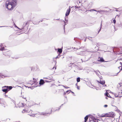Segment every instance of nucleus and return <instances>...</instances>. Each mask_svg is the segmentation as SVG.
Here are the masks:
<instances>
[{
  "mask_svg": "<svg viewBox=\"0 0 122 122\" xmlns=\"http://www.w3.org/2000/svg\"><path fill=\"white\" fill-rule=\"evenodd\" d=\"M99 43H97V47H98V46H99L100 45H99Z\"/></svg>",
  "mask_w": 122,
  "mask_h": 122,
  "instance_id": "obj_45",
  "label": "nucleus"
},
{
  "mask_svg": "<svg viewBox=\"0 0 122 122\" xmlns=\"http://www.w3.org/2000/svg\"><path fill=\"white\" fill-rule=\"evenodd\" d=\"M98 61H99L101 62H105L104 60L102 57H101L100 59L98 60Z\"/></svg>",
  "mask_w": 122,
  "mask_h": 122,
  "instance_id": "obj_15",
  "label": "nucleus"
},
{
  "mask_svg": "<svg viewBox=\"0 0 122 122\" xmlns=\"http://www.w3.org/2000/svg\"><path fill=\"white\" fill-rule=\"evenodd\" d=\"M108 94H109V93L107 92H106V93L104 94L105 96L106 97H108Z\"/></svg>",
  "mask_w": 122,
  "mask_h": 122,
  "instance_id": "obj_25",
  "label": "nucleus"
},
{
  "mask_svg": "<svg viewBox=\"0 0 122 122\" xmlns=\"http://www.w3.org/2000/svg\"><path fill=\"white\" fill-rule=\"evenodd\" d=\"M60 57V56H59V57H58V56H57L56 58H55L57 59L58 58H59V57Z\"/></svg>",
  "mask_w": 122,
  "mask_h": 122,
  "instance_id": "obj_49",
  "label": "nucleus"
},
{
  "mask_svg": "<svg viewBox=\"0 0 122 122\" xmlns=\"http://www.w3.org/2000/svg\"><path fill=\"white\" fill-rule=\"evenodd\" d=\"M109 96H108V97H109L111 98L112 97L110 96V95H109Z\"/></svg>",
  "mask_w": 122,
  "mask_h": 122,
  "instance_id": "obj_55",
  "label": "nucleus"
},
{
  "mask_svg": "<svg viewBox=\"0 0 122 122\" xmlns=\"http://www.w3.org/2000/svg\"><path fill=\"white\" fill-rule=\"evenodd\" d=\"M4 27L5 30H7V29L8 28H11L10 26H0V27Z\"/></svg>",
  "mask_w": 122,
  "mask_h": 122,
  "instance_id": "obj_17",
  "label": "nucleus"
},
{
  "mask_svg": "<svg viewBox=\"0 0 122 122\" xmlns=\"http://www.w3.org/2000/svg\"><path fill=\"white\" fill-rule=\"evenodd\" d=\"M70 11L71 9L70 8H69L67 10L66 14H65V15L66 16H67L69 15L70 12Z\"/></svg>",
  "mask_w": 122,
  "mask_h": 122,
  "instance_id": "obj_11",
  "label": "nucleus"
},
{
  "mask_svg": "<svg viewBox=\"0 0 122 122\" xmlns=\"http://www.w3.org/2000/svg\"><path fill=\"white\" fill-rule=\"evenodd\" d=\"M100 31H97V32H94V36H96L97 34L99 33Z\"/></svg>",
  "mask_w": 122,
  "mask_h": 122,
  "instance_id": "obj_16",
  "label": "nucleus"
},
{
  "mask_svg": "<svg viewBox=\"0 0 122 122\" xmlns=\"http://www.w3.org/2000/svg\"><path fill=\"white\" fill-rule=\"evenodd\" d=\"M0 76H2V78H4L5 77L4 76L2 75V74L0 73Z\"/></svg>",
  "mask_w": 122,
  "mask_h": 122,
  "instance_id": "obj_37",
  "label": "nucleus"
},
{
  "mask_svg": "<svg viewBox=\"0 0 122 122\" xmlns=\"http://www.w3.org/2000/svg\"><path fill=\"white\" fill-rule=\"evenodd\" d=\"M115 97H118V96L117 95H116V94L115 95Z\"/></svg>",
  "mask_w": 122,
  "mask_h": 122,
  "instance_id": "obj_48",
  "label": "nucleus"
},
{
  "mask_svg": "<svg viewBox=\"0 0 122 122\" xmlns=\"http://www.w3.org/2000/svg\"><path fill=\"white\" fill-rule=\"evenodd\" d=\"M106 114L107 115V117H113L115 115L114 113L112 112L107 113Z\"/></svg>",
  "mask_w": 122,
  "mask_h": 122,
  "instance_id": "obj_6",
  "label": "nucleus"
},
{
  "mask_svg": "<svg viewBox=\"0 0 122 122\" xmlns=\"http://www.w3.org/2000/svg\"><path fill=\"white\" fill-rule=\"evenodd\" d=\"M121 83H119V85H120V87L121 86V84H121Z\"/></svg>",
  "mask_w": 122,
  "mask_h": 122,
  "instance_id": "obj_56",
  "label": "nucleus"
},
{
  "mask_svg": "<svg viewBox=\"0 0 122 122\" xmlns=\"http://www.w3.org/2000/svg\"><path fill=\"white\" fill-rule=\"evenodd\" d=\"M107 10H101L100 13L101 14H103L104 12H107Z\"/></svg>",
  "mask_w": 122,
  "mask_h": 122,
  "instance_id": "obj_22",
  "label": "nucleus"
},
{
  "mask_svg": "<svg viewBox=\"0 0 122 122\" xmlns=\"http://www.w3.org/2000/svg\"><path fill=\"white\" fill-rule=\"evenodd\" d=\"M69 88V87H68V86H65V88Z\"/></svg>",
  "mask_w": 122,
  "mask_h": 122,
  "instance_id": "obj_53",
  "label": "nucleus"
},
{
  "mask_svg": "<svg viewBox=\"0 0 122 122\" xmlns=\"http://www.w3.org/2000/svg\"><path fill=\"white\" fill-rule=\"evenodd\" d=\"M66 92H64V95H65V94H66Z\"/></svg>",
  "mask_w": 122,
  "mask_h": 122,
  "instance_id": "obj_64",
  "label": "nucleus"
},
{
  "mask_svg": "<svg viewBox=\"0 0 122 122\" xmlns=\"http://www.w3.org/2000/svg\"><path fill=\"white\" fill-rule=\"evenodd\" d=\"M33 82H34V83H36L37 82V80H36V79L34 78H33Z\"/></svg>",
  "mask_w": 122,
  "mask_h": 122,
  "instance_id": "obj_29",
  "label": "nucleus"
},
{
  "mask_svg": "<svg viewBox=\"0 0 122 122\" xmlns=\"http://www.w3.org/2000/svg\"><path fill=\"white\" fill-rule=\"evenodd\" d=\"M63 21H64V22H65V23H67V22H68V20H65V21H64V20H63Z\"/></svg>",
  "mask_w": 122,
  "mask_h": 122,
  "instance_id": "obj_40",
  "label": "nucleus"
},
{
  "mask_svg": "<svg viewBox=\"0 0 122 122\" xmlns=\"http://www.w3.org/2000/svg\"><path fill=\"white\" fill-rule=\"evenodd\" d=\"M119 48L120 49L117 47H114V49H113V50L114 49L116 50L117 52L119 53H118V54H122V47L120 46L119 47ZM113 51H114V50H113Z\"/></svg>",
  "mask_w": 122,
  "mask_h": 122,
  "instance_id": "obj_5",
  "label": "nucleus"
},
{
  "mask_svg": "<svg viewBox=\"0 0 122 122\" xmlns=\"http://www.w3.org/2000/svg\"><path fill=\"white\" fill-rule=\"evenodd\" d=\"M29 115L31 117H35L34 116V115H32L31 114H29Z\"/></svg>",
  "mask_w": 122,
  "mask_h": 122,
  "instance_id": "obj_44",
  "label": "nucleus"
},
{
  "mask_svg": "<svg viewBox=\"0 0 122 122\" xmlns=\"http://www.w3.org/2000/svg\"><path fill=\"white\" fill-rule=\"evenodd\" d=\"M49 77H47L46 78H46L47 79H49Z\"/></svg>",
  "mask_w": 122,
  "mask_h": 122,
  "instance_id": "obj_52",
  "label": "nucleus"
},
{
  "mask_svg": "<svg viewBox=\"0 0 122 122\" xmlns=\"http://www.w3.org/2000/svg\"><path fill=\"white\" fill-rule=\"evenodd\" d=\"M97 48L96 47H95V49H96V50H97H97H98V48H98L97 49H96V48Z\"/></svg>",
  "mask_w": 122,
  "mask_h": 122,
  "instance_id": "obj_58",
  "label": "nucleus"
},
{
  "mask_svg": "<svg viewBox=\"0 0 122 122\" xmlns=\"http://www.w3.org/2000/svg\"><path fill=\"white\" fill-rule=\"evenodd\" d=\"M12 88V87L11 86H5L2 87V90L3 92H5V94L9 91Z\"/></svg>",
  "mask_w": 122,
  "mask_h": 122,
  "instance_id": "obj_4",
  "label": "nucleus"
},
{
  "mask_svg": "<svg viewBox=\"0 0 122 122\" xmlns=\"http://www.w3.org/2000/svg\"><path fill=\"white\" fill-rule=\"evenodd\" d=\"M81 56H88V57H87V58L86 59H84V61H83L82 59L81 60L82 62L83 61H86L88 60H89L90 59V55L89 53V52L87 51H81L80 52V53L79 54Z\"/></svg>",
  "mask_w": 122,
  "mask_h": 122,
  "instance_id": "obj_2",
  "label": "nucleus"
},
{
  "mask_svg": "<svg viewBox=\"0 0 122 122\" xmlns=\"http://www.w3.org/2000/svg\"><path fill=\"white\" fill-rule=\"evenodd\" d=\"M74 7H75V8H77V9H78V6H74Z\"/></svg>",
  "mask_w": 122,
  "mask_h": 122,
  "instance_id": "obj_51",
  "label": "nucleus"
},
{
  "mask_svg": "<svg viewBox=\"0 0 122 122\" xmlns=\"http://www.w3.org/2000/svg\"><path fill=\"white\" fill-rule=\"evenodd\" d=\"M63 104H62L59 107H58V110H60V108H61V107L63 106Z\"/></svg>",
  "mask_w": 122,
  "mask_h": 122,
  "instance_id": "obj_35",
  "label": "nucleus"
},
{
  "mask_svg": "<svg viewBox=\"0 0 122 122\" xmlns=\"http://www.w3.org/2000/svg\"><path fill=\"white\" fill-rule=\"evenodd\" d=\"M22 106L23 107L24 106V103H22Z\"/></svg>",
  "mask_w": 122,
  "mask_h": 122,
  "instance_id": "obj_62",
  "label": "nucleus"
},
{
  "mask_svg": "<svg viewBox=\"0 0 122 122\" xmlns=\"http://www.w3.org/2000/svg\"><path fill=\"white\" fill-rule=\"evenodd\" d=\"M93 117V116H92L90 117V118H89V120L90 121H93V120H92V121L91 120L92 119L91 117Z\"/></svg>",
  "mask_w": 122,
  "mask_h": 122,
  "instance_id": "obj_32",
  "label": "nucleus"
},
{
  "mask_svg": "<svg viewBox=\"0 0 122 122\" xmlns=\"http://www.w3.org/2000/svg\"><path fill=\"white\" fill-rule=\"evenodd\" d=\"M87 57H88V56H85V58L84 59H83V61H84V59H87Z\"/></svg>",
  "mask_w": 122,
  "mask_h": 122,
  "instance_id": "obj_43",
  "label": "nucleus"
},
{
  "mask_svg": "<svg viewBox=\"0 0 122 122\" xmlns=\"http://www.w3.org/2000/svg\"><path fill=\"white\" fill-rule=\"evenodd\" d=\"M100 84H102V85H104L105 83V81H101L100 80V82H99Z\"/></svg>",
  "mask_w": 122,
  "mask_h": 122,
  "instance_id": "obj_20",
  "label": "nucleus"
},
{
  "mask_svg": "<svg viewBox=\"0 0 122 122\" xmlns=\"http://www.w3.org/2000/svg\"><path fill=\"white\" fill-rule=\"evenodd\" d=\"M78 9L79 8H80L81 7V6H78Z\"/></svg>",
  "mask_w": 122,
  "mask_h": 122,
  "instance_id": "obj_59",
  "label": "nucleus"
},
{
  "mask_svg": "<svg viewBox=\"0 0 122 122\" xmlns=\"http://www.w3.org/2000/svg\"><path fill=\"white\" fill-rule=\"evenodd\" d=\"M89 115H90L86 116L84 117V119L87 120L89 116Z\"/></svg>",
  "mask_w": 122,
  "mask_h": 122,
  "instance_id": "obj_24",
  "label": "nucleus"
},
{
  "mask_svg": "<svg viewBox=\"0 0 122 122\" xmlns=\"http://www.w3.org/2000/svg\"><path fill=\"white\" fill-rule=\"evenodd\" d=\"M87 120L86 119H85L84 122H86Z\"/></svg>",
  "mask_w": 122,
  "mask_h": 122,
  "instance_id": "obj_60",
  "label": "nucleus"
},
{
  "mask_svg": "<svg viewBox=\"0 0 122 122\" xmlns=\"http://www.w3.org/2000/svg\"><path fill=\"white\" fill-rule=\"evenodd\" d=\"M70 91H71L70 90H67L66 91V93H67V94H68L70 92Z\"/></svg>",
  "mask_w": 122,
  "mask_h": 122,
  "instance_id": "obj_30",
  "label": "nucleus"
},
{
  "mask_svg": "<svg viewBox=\"0 0 122 122\" xmlns=\"http://www.w3.org/2000/svg\"><path fill=\"white\" fill-rule=\"evenodd\" d=\"M65 102H64V104H66L67 102H68V100H67V99H66V100H65Z\"/></svg>",
  "mask_w": 122,
  "mask_h": 122,
  "instance_id": "obj_33",
  "label": "nucleus"
},
{
  "mask_svg": "<svg viewBox=\"0 0 122 122\" xmlns=\"http://www.w3.org/2000/svg\"><path fill=\"white\" fill-rule=\"evenodd\" d=\"M45 83V81H44L43 79H41L40 81L39 84L40 85H43Z\"/></svg>",
  "mask_w": 122,
  "mask_h": 122,
  "instance_id": "obj_12",
  "label": "nucleus"
},
{
  "mask_svg": "<svg viewBox=\"0 0 122 122\" xmlns=\"http://www.w3.org/2000/svg\"><path fill=\"white\" fill-rule=\"evenodd\" d=\"M92 121L93 120V122H99L97 119H96L94 117H92Z\"/></svg>",
  "mask_w": 122,
  "mask_h": 122,
  "instance_id": "obj_10",
  "label": "nucleus"
},
{
  "mask_svg": "<svg viewBox=\"0 0 122 122\" xmlns=\"http://www.w3.org/2000/svg\"><path fill=\"white\" fill-rule=\"evenodd\" d=\"M49 79L51 80V79H52V78H50L49 77Z\"/></svg>",
  "mask_w": 122,
  "mask_h": 122,
  "instance_id": "obj_63",
  "label": "nucleus"
},
{
  "mask_svg": "<svg viewBox=\"0 0 122 122\" xmlns=\"http://www.w3.org/2000/svg\"><path fill=\"white\" fill-rule=\"evenodd\" d=\"M113 23L115 24L116 23V20H115V19H114L113 20Z\"/></svg>",
  "mask_w": 122,
  "mask_h": 122,
  "instance_id": "obj_38",
  "label": "nucleus"
},
{
  "mask_svg": "<svg viewBox=\"0 0 122 122\" xmlns=\"http://www.w3.org/2000/svg\"><path fill=\"white\" fill-rule=\"evenodd\" d=\"M53 109V108H51V112L50 113H46V112H38V113L35 114H34V116L36 117L37 118H39L40 116L39 115H41L44 116L47 115H48L49 114H51V113L52 110Z\"/></svg>",
  "mask_w": 122,
  "mask_h": 122,
  "instance_id": "obj_3",
  "label": "nucleus"
},
{
  "mask_svg": "<svg viewBox=\"0 0 122 122\" xmlns=\"http://www.w3.org/2000/svg\"><path fill=\"white\" fill-rule=\"evenodd\" d=\"M80 80V77H78L76 79V81L77 82H79Z\"/></svg>",
  "mask_w": 122,
  "mask_h": 122,
  "instance_id": "obj_23",
  "label": "nucleus"
},
{
  "mask_svg": "<svg viewBox=\"0 0 122 122\" xmlns=\"http://www.w3.org/2000/svg\"><path fill=\"white\" fill-rule=\"evenodd\" d=\"M62 48L63 47H62V48H58V49L57 51L59 52V54H61L62 53Z\"/></svg>",
  "mask_w": 122,
  "mask_h": 122,
  "instance_id": "obj_14",
  "label": "nucleus"
},
{
  "mask_svg": "<svg viewBox=\"0 0 122 122\" xmlns=\"http://www.w3.org/2000/svg\"><path fill=\"white\" fill-rule=\"evenodd\" d=\"M84 48V47L82 46L79 49H83Z\"/></svg>",
  "mask_w": 122,
  "mask_h": 122,
  "instance_id": "obj_50",
  "label": "nucleus"
},
{
  "mask_svg": "<svg viewBox=\"0 0 122 122\" xmlns=\"http://www.w3.org/2000/svg\"><path fill=\"white\" fill-rule=\"evenodd\" d=\"M87 120L86 119H85L84 122H86Z\"/></svg>",
  "mask_w": 122,
  "mask_h": 122,
  "instance_id": "obj_61",
  "label": "nucleus"
},
{
  "mask_svg": "<svg viewBox=\"0 0 122 122\" xmlns=\"http://www.w3.org/2000/svg\"><path fill=\"white\" fill-rule=\"evenodd\" d=\"M107 115L106 114H105V115H103V114H102L101 115V117H107Z\"/></svg>",
  "mask_w": 122,
  "mask_h": 122,
  "instance_id": "obj_26",
  "label": "nucleus"
},
{
  "mask_svg": "<svg viewBox=\"0 0 122 122\" xmlns=\"http://www.w3.org/2000/svg\"><path fill=\"white\" fill-rule=\"evenodd\" d=\"M112 106L113 107H115V109L116 110H117V107H116V106H114V105H112Z\"/></svg>",
  "mask_w": 122,
  "mask_h": 122,
  "instance_id": "obj_39",
  "label": "nucleus"
},
{
  "mask_svg": "<svg viewBox=\"0 0 122 122\" xmlns=\"http://www.w3.org/2000/svg\"><path fill=\"white\" fill-rule=\"evenodd\" d=\"M35 67H32L31 68V70L32 71H34V70L35 69Z\"/></svg>",
  "mask_w": 122,
  "mask_h": 122,
  "instance_id": "obj_31",
  "label": "nucleus"
},
{
  "mask_svg": "<svg viewBox=\"0 0 122 122\" xmlns=\"http://www.w3.org/2000/svg\"><path fill=\"white\" fill-rule=\"evenodd\" d=\"M76 49V50H77L78 49H77V48H75V47H71L70 48H67V49L66 50L68 52H69L70 51H69L68 50H71V49Z\"/></svg>",
  "mask_w": 122,
  "mask_h": 122,
  "instance_id": "obj_13",
  "label": "nucleus"
},
{
  "mask_svg": "<svg viewBox=\"0 0 122 122\" xmlns=\"http://www.w3.org/2000/svg\"><path fill=\"white\" fill-rule=\"evenodd\" d=\"M25 23H26V22H25L23 25V28L22 29H23L24 30H30V29L29 28V29L28 30V28L27 27L28 26L27 25H25Z\"/></svg>",
  "mask_w": 122,
  "mask_h": 122,
  "instance_id": "obj_7",
  "label": "nucleus"
},
{
  "mask_svg": "<svg viewBox=\"0 0 122 122\" xmlns=\"http://www.w3.org/2000/svg\"><path fill=\"white\" fill-rule=\"evenodd\" d=\"M29 31H26L25 32H24V33H28Z\"/></svg>",
  "mask_w": 122,
  "mask_h": 122,
  "instance_id": "obj_47",
  "label": "nucleus"
},
{
  "mask_svg": "<svg viewBox=\"0 0 122 122\" xmlns=\"http://www.w3.org/2000/svg\"><path fill=\"white\" fill-rule=\"evenodd\" d=\"M0 46L1 47V50L3 51L5 50V47L6 46L3 43H1L0 44Z\"/></svg>",
  "mask_w": 122,
  "mask_h": 122,
  "instance_id": "obj_9",
  "label": "nucleus"
},
{
  "mask_svg": "<svg viewBox=\"0 0 122 122\" xmlns=\"http://www.w3.org/2000/svg\"><path fill=\"white\" fill-rule=\"evenodd\" d=\"M107 106H108L107 105L105 104L104 105V107H107Z\"/></svg>",
  "mask_w": 122,
  "mask_h": 122,
  "instance_id": "obj_41",
  "label": "nucleus"
},
{
  "mask_svg": "<svg viewBox=\"0 0 122 122\" xmlns=\"http://www.w3.org/2000/svg\"><path fill=\"white\" fill-rule=\"evenodd\" d=\"M72 65L70 66L72 68L75 69H79L78 67L76 65L72 63Z\"/></svg>",
  "mask_w": 122,
  "mask_h": 122,
  "instance_id": "obj_8",
  "label": "nucleus"
},
{
  "mask_svg": "<svg viewBox=\"0 0 122 122\" xmlns=\"http://www.w3.org/2000/svg\"><path fill=\"white\" fill-rule=\"evenodd\" d=\"M120 65H121V66L122 65V63L121 62H120Z\"/></svg>",
  "mask_w": 122,
  "mask_h": 122,
  "instance_id": "obj_57",
  "label": "nucleus"
},
{
  "mask_svg": "<svg viewBox=\"0 0 122 122\" xmlns=\"http://www.w3.org/2000/svg\"><path fill=\"white\" fill-rule=\"evenodd\" d=\"M32 22L34 24L38 25L40 21H33Z\"/></svg>",
  "mask_w": 122,
  "mask_h": 122,
  "instance_id": "obj_18",
  "label": "nucleus"
},
{
  "mask_svg": "<svg viewBox=\"0 0 122 122\" xmlns=\"http://www.w3.org/2000/svg\"><path fill=\"white\" fill-rule=\"evenodd\" d=\"M59 86H63L65 88V86H64V85H59Z\"/></svg>",
  "mask_w": 122,
  "mask_h": 122,
  "instance_id": "obj_46",
  "label": "nucleus"
},
{
  "mask_svg": "<svg viewBox=\"0 0 122 122\" xmlns=\"http://www.w3.org/2000/svg\"><path fill=\"white\" fill-rule=\"evenodd\" d=\"M64 25H63V26H64V30H65V26L66 25L67 23H66L65 22H64Z\"/></svg>",
  "mask_w": 122,
  "mask_h": 122,
  "instance_id": "obj_34",
  "label": "nucleus"
},
{
  "mask_svg": "<svg viewBox=\"0 0 122 122\" xmlns=\"http://www.w3.org/2000/svg\"><path fill=\"white\" fill-rule=\"evenodd\" d=\"M94 10L96 11H97L98 12L100 13L101 10H88L86 11H92Z\"/></svg>",
  "mask_w": 122,
  "mask_h": 122,
  "instance_id": "obj_19",
  "label": "nucleus"
},
{
  "mask_svg": "<svg viewBox=\"0 0 122 122\" xmlns=\"http://www.w3.org/2000/svg\"><path fill=\"white\" fill-rule=\"evenodd\" d=\"M51 81H47V80H45V82H46L47 83V82H51Z\"/></svg>",
  "mask_w": 122,
  "mask_h": 122,
  "instance_id": "obj_36",
  "label": "nucleus"
},
{
  "mask_svg": "<svg viewBox=\"0 0 122 122\" xmlns=\"http://www.w3.org/2000/svg\"><path fill=\"white\" fill-rule=\"evenodd\" d=\"M11 102H12L15 105V104H16V102H15V101L13 100L12 99H11Z\"/></svg>",
  "mask_w": 122,
  "mask_h": 122,
  "instance_id": "obj_27",
  "label": "nucleus"
},
{
  "mask_svg": "<svg viewBox=\"0 0 122 122\" xmlns=\"http://www.w3.org/2000/svg\"><path fill=\"white\" fill-rule=\"evenodd\" d=\"M5 97H8V96L6 95V93L5 94Z\"/></svg>",
  "mask_w": 122,
  "mask_h": 122,
  "instance_id": "obj_54",
  "label": "nucleus"
},
{
  "mask_svg": "<svg viewBox=\"0 0 122 122\" xmlns=\"http://www.w3.org/2000/svg\"><path fill=\"white\" fill-rule=\"evenodd\" d=\"M59 110H58V109H56V110H54H54H53V112H54L56 111H59Z\"/></svg>",
  "mask_w": 122,
  "mask_h": 122,
  "instance_id": "obj_42",
  "label": "nucleus"
},
{
  "mask_svg": "<svg viewBox=\"0 0 122 122\" xmlns=\"http://www.w3.org/2000/svg\"><path fill=\"white\" fill-rule=\"evenodd\" d=\"M30 21V20H28L27 22H26V23H25V25H27V26H28L29 24Z\"/></svg>",
  "mask_w": 122,
  "mask_h": 122,
  "instance_id": "obj_28",
  "label": "nucleus"
},
{
  "mask_svg": "<svg viewBox=\"0 0 122 122\" xmlns=\"http://www.w3.org/2000/svg\"><path fill=\"white\" fill-rule=\"evenodd\" d=\"M17 4L16 0H12V1H7L5 3V6L8 9L10 10H13Z\"/></svg>",
  "mask_w": 122,
  "mask_h": 122,
  "instance_id": "obj_1",
  "label": "nucleus"
},
{
  "mask_svg": "<svg viewBox=\"0 0 122 122\" xmlns=\"http://www.w3.org/2000/svg\"><path fill=\"white\" fill-rule=\"evenodd\" d=\"M22 31H18L16 33V35H19L21 34V32Z\"/></svg>",
  "mask_w": 122,
  "mask_h": 122,
  "instance_id": "obj_21",
  "label": "nucleus"
}]
</instances>
